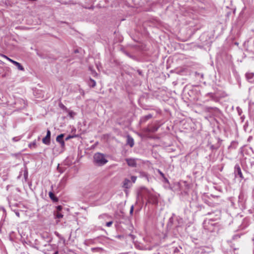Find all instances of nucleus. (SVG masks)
<instances>
[{"mask_svg": "<svg viewBox=\"0 0 254 254\" xmlns=\"http://www.w3.org/2000/svg\"><path fill=\"white\" fill-rule=\"evenodd\" d=\"M94 162L99 166L103 165L108 162L105 156L100 153H97L94 154Z\"/></svg>", "mask_w": 254, "mask_h": 254, "instance_id": "nucleus-1", "label": "nucleus"}, {"mask_svg": "<svg viewBox=\"0 0 254 254\" xmlns=\"http://www.w3.org/2000/svg\"><path fill=\"white\" fill-rule=\"evenodd\" d=\"M64 136V134H61L60 135H58L56 138V140L57 142H59L61 144V147L62 148V151H63L65 143L63 140V137Z\"/></svg>", "mask_w": 254, "mask_h": 254, "instance_id": "nucleus-2", "label": "nucleus"}, {"mask_svg": "<svg viewBox=\"0 0 254 254\" xmlns=\"http://www.w3.org/2000/svg\"><path fill=\"white\" fill-rule=\"evenodd\" d=\"M50 137L51 132L49 130H48L46 136L42 139L43 143L46 145H49L50 143Z\"/></svg>", "mask_w": 254, "mask_h": 254, "instance_id": "nucleus-3", "label": "nucleus"}, {"mask_svg": "<svg viewBox=\"0 0 254 254\" xmlns=\"http://www.w3.org/2000/svg\"><path fill=\"white\" fill-rule=\"evenodd\" d=\"M247 80L251 83L254 82V74L252 72H248L246 75Z\"/></svg>", "mask_w": 254, "mask_h": 254, "instance_id": "nucleus-4", "label": "nucleus"}, {"mask_svg": "<svg viewBox=\"0 0 254 254\" xmlns=\"http://www.w3.org/2000/svg\"><path fill=\"white\" fill-rule=\"evenodd\" d=\"M127 162L128 166L130 167H135L136 165V161L134 159H127Z\"/></svg>", "mask_w": 254, "mask_h": 254, "instance_id": "nucleus-5", "label": "nucleus"}, {"mask_svg": "<svg viewBox=\"0 0 254 254\" xmlns=\"http://www.w3.org/2000/svg\"><path fill=\"white\" fill-rule=\"evenodd\" d=\"M148 202L153 204L157 203V200L156 197L154 196H150L149 198Z\"/></svg>", "mask_w": 254, "mask_h": 254, "instance_id": "nucleus-6", "label": "nucleus"}, {"mask_svg": "<svg viewBox=\"0 0 254 254\" xmlns=\"http://www.w3.org/2000/svg\"><path fill=\"white\" fill-rule=\"evenodd\" d=\"M127 143L130 146L132 147L134 145V141L132 138L130 136L127 137Z\"/></svg>", "mask_w": 254, "mask_h": 254, "instance_id": "nucleus-7", "label": "nucleus"}, {"mask_svg": "<svg viewBox=\"0 0 254 254\" xmlns=\"http://www.w3.org/2000/svg\"><path fill=\"white\" fill-rule=\"evenodd\" d=\"M13 64L16 66L18 69H19L20 70H24V69L23 67L20 64V63L15 61L14 62H13Z\"/></svg>", "mask_w": 254, "mask_h": 254, "instance_id": "nucleus-8", "label": "nucleus"}, {"mask_svg": "<svg viewBox=\"0 0 254 254\" xmlns=\"http://www.w3.org/2000/svg\"><path fill=\"white\" fill-rule=\"evenodd\" d=\"M235 169L238 173V174L240 176V177H242V173L241 171V169L239 166H236L235 167Z\"/></svg>", "mask_w": 254, "mask_h": 254, "instance_id": "nucleus-9", "label": "nucleus"}, {"mask_svg": "<svg viewBox=\"0 0 254 254\" xmlns=\"http://www.w3.org/2000/svg\"><path fill=\"white\" fill-rule=\"evenodd\" d=\"M55 215L56 218H62L63 217V215L60 212H56Z\"/></svg>", "mask_w": 254, "mask_h": 254, "instance_id": "nucleus-10", "label": "nucleus"}, {"mask_svg": "<svg viewBox=\"0 0 254 254\" xmlns=\"http://www.w3.org/2000/svg\"><path fill=\"white\" fill-rule=\"evenodd\" d=\"M36 145V141H33V142L30 143L29 144V147L31 148H35Z\"/></svg>", "mask_w": 254, "mask_h": 254, "instance_id": "nucleus-11", "label": "nucleus"}, {"mask_svg": "<svg viewBox=\"0 0 254 254\" xmlns=\"http://www.w3.org/2000/svg\"><path fill=\"white\" fill-rule=\"evenodd\" d=\"M75 115V113L73 111H69L68 116L71 118H73Z\"/></svg>", "mask_w": 254, "mask_h": 254, "instance_id": "nucleus-12", "label": "nucleus"}, {"mask_svg": "<svg viewBox=\"0 0 254 254\" xmlns=\"http://www.w3.org/2000/svg\"><path fill=\"white\" fill-rule=\"evenodd\" d=\"M49 195L50 197L52 200H56L55 195H54V193L52 192H50L49 193Z\"/></svg>", "mask_w": 254, "mask_h": 254, "instance_id": "nucleus-13", "label": "nucleus"}, {"mask_svg": "<svg viewBox=\"0 0 254 254\" xmlns=\"http://www.w3.org/2000/svg\"><path fill=\"white\" fill-rule=\"evenodd\" d=\"M89 84L91 86L94 87L96 85V82L93 79H90Z\"/></svg>", "mask_w": 254, "mask_h": 254, "instance_id": "nucleus-14", "label": "nucleus"}, {"mask_svg": "<svg viewBox=\"0 0 254 254\" xmlns=\"http://www.w3.org/2000/svg\"><path fill=\"white\" fill-rule=\"evenodd\" d=\"M130 183V181L128 180H126L125 181V184H124V186L126 187V188H127L128 187V183Z\"/></svg>", "mask_w": 254, "mask_h": 254, "instance_id": "nucleus-15", "label": "nucleus"}, {"mask_svg": "<svg viewBox=\"0 0 254 254\" xmlns=\"http://www.w3.org/2000/svg\"><path fill=\"white\" fill-rule=\"evenodd\" d=\"M62 209V206H58L57 207V212H60Z\"/></svg>", "mask_w": 254, "mask_h": 254, "instance_id": "nucleus-16", "label": "nucleus"}, {"mask_svg": "<svg viewBox=\"0 0 254 254\" xmlns=\"http://www.w3.org/2000/svg\"><path fill=\"white\" fill-rule=\"evenodd\" d=\"M131 181H132V182L134 183L136 181V177L132 176L131 177Z\"/></svg>", "mask_w": 254, "mask_h": 254, "instance_id": "nucleus-17", "label": "nucleus"}, {"mask_svg": "<svg viewBox=\"0 0 254 254\" xmlns=\"http://www.w3.org/2000/svg\"><path fill=\"white\" fill-rule=\"evenodd\" d=\"M112 223L113 222L112 221L108 222L106 223V226L107 227H110L112 225Z\"/></svg>", "mask_w": 254, "mask_h": 254, "instance_id": "nucleus-18", "label": "nucleus"}, {"mask_svg": "<svg viewBox=\"0 0 254 254\" xmlns=\"http://www.w3.org/2000/svg\"><path fill=\"white\" fill-rule=\"evenodd\" d=\"M133 206H131L130 210V213L131 214L133 212Z\"/></svg>", "mask_w": 254, "mask_h": 254, "instance_id": "nucleus-19", "label": "nucleus"}, {"mask_svg": "<svg viewBox=\"0 0 254 254\" xmlns=\"http://www.w3.org/2000/svg\"><path fill=\"white\" fill-rule=\"evenodd\" d=\"M7 60L9 61V62H10L11 63H12L13 64V62H14L15 61L12 60V59H10V58H7Z\"/></svg>", "mask_w": 254, "mask_h": 254, "instance_id": "nucleus-20", "label": "nucleus"}, {"mask_svg": "<svg viewBox=\"0 0 254 254\" xmlns=\"http://www.w3.org/2000/svg\"><path fill=\"white\" fill-rule=\"evenodd\" d=\"M7 60L9 61V62H10L11 63H12L13 64V62H14L15 61L12 60V59H10V58H7Z\"/></svg>", "mask_w": 254, "mask_h": 254, "instance_id": "nucleus-21", "label": "nucleus"}, {"mask_svg": "<svg viewBox=\"0 0 254 254\" xmlns=\"http://www.w3.org/2000/svg\"><path fill=\"white\" fill-rule=\"evenodd\" d=\"M72 136H68V137H67L65 139L66 140H67L68 139H69V138H71Z\"/></svg>", "mask_w": 254, "mask_h": 254, "instance_id": "nucleus-22", "label": "nucleus"}, {"mask_svg": "<svg viewBox=\"0 0 254 254\" xmlns=\"http://www.w3.org/2000/svg\"><path fill=\"white\" fill-rule=\"evenodd\" d=\"M15 214H16V216H18V217H19V216H20V214H19V212H15Z\"/></svg>", "mask_w": 254, "mask_h": 254, "instance_id": "nucleus-23", "label": "nucleus"}, {"mask_svg": "<svg viewBox=\"0 0 254 254\" xmlns=\"http://www.w3.org/2000/svg\"><path fill=\"white\" fill-rule=\"evenodd\" d=\"M2 57L4 58H5L7 60V58H9L8 57H7V56H5V55H2Z\"/></svg>", "mask_w": 254, "mask_h": 254, "instance_id": "nucleus-24", "label": "nucleus"}, {"mask_svg": "<svg viewBox=\"0 0 254 254\" xmlns=\"http://www.w3.org/2000/svg\"><path fill=\"white\" fill-rule=\"evenodd\" d=\"M2 57L4 58H5L7 60V58H9L8 57H7V56H5V55H2Z\"/></svg>", "mask_w": 254, "mask_h": 254, "instance_id": "nucleus-25", "label": "nucleus"}, {"mask_svg": "<svg viewBox=\"0 0 254 254\" xmlns=\"http://www.w3.org/2000/svg\"><path fill=\"white\" fill-rule=\"evenodd\" d=\"M159 173H160V174H161V175L162 176H164V175H163V174L162 173H161V172H159Z\"/></svg>", "mask_w": 254, "mask_h": 254, "instance_id": "nucleus-26", "label": "nucleus"}, {"mask_svg": "<svg viewBox=\"0 0 254 254\" xmlns=\"http://www.w3.org/2000/svg\"><path fill=\"white\" fill-rule=\"evenodd\" d=\"M54 254H58V252H56V253H55Z\"/></svg>", "mask_w": 254, "mask_h": 254, "instance_id": "nucleus-27", "label": "nucleus"}]
</instances>
